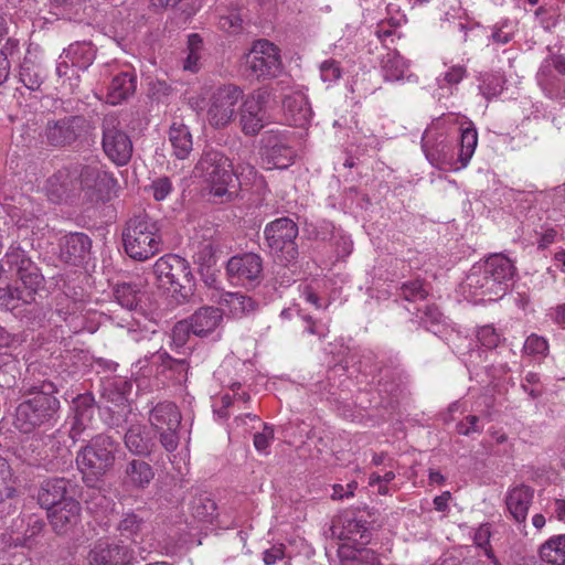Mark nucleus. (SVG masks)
<instances>
[{
  "instance_id": "2f4dec72",
  "label": "nucleus",
  "mask_w": 565,
  "mask_h": 565,
  "mask_svg": "<svg viewBox=\"0 0 565 565\" xmlns=\"http://www.w3.org/2000/svg\"><path fill=\"white\" fill-rule=\"evenodd\" d=\"M381 68L385 81L396 82L406 77L409 63L397 51H388L381 60Z\"/></svg>"
},
{
  "instance_id": "f704fd0d",
  "label": "nucleus",
  "mask_w": 565,
  "mask_h": 565,
  "mask_svg": "<svg viewBox=\"0 0 565 565\" xmlns=\"http://www.w3.org/2000/svg\"><path fill=\"white\" fill-rule=\"evenodd\" d=\"M156 359L162 372H172L175 381L180 383L186 381L189 363L185 359H174L167 352H157Z\"/></svg>"
},
{
  "instance_id": "20e7f679",
  "label": "nucleus",
  "mask_w": 565,
  "mask_h": 565,
  "mask_svg": "<svg viewBox=\"0 0 565 565\" xmlns=\"http://www.w3.org/2000/svg\"><path fill=\"white\" fill-rule=\"evenodd\" d=\"M126 254L138 262H145L161 252L163 241L159 223L142 213L129 218L122 230Z\"/></svg>"
},
{
  "instance_id": "a211bd4d",
  "label": "nucleus",
  "mask_w": 565,
  "mask_h": 565,
  "mask_svg": "<svg viewBox=\"0 0 565 565\" xmlns=\"http://www.w3.org/2000/svg\"><path fill=\"white\" fill-rule=\"evenodd\" d=\"M92 239L82 232L65 235L61 243V258L70 265H82L89 259Z\"/></svg>"
},
{
  "instance_id": "dca6fc26",
  "label": "nucleus",
  "mask_w": 565,
  "mask_h": 565,
  "mask_svg": "<svg viewBox=\"0 0 565 565\" xmlns=\"http://www.w3.org/2000/svg\"><path fill=\"white\" fill-rule=\"evenodd\" d=\"M480 265L488 275L490 282L495 285L493 287L494 291L501 298L509 290L516 274L514 264L503 254H493Z\"/></svg>"
},
{
  "instance_id": "393cba45",
  "label": "nucleus",
  "mask_w": 565,
  "mask_h": 565,
  "mask_svg": "<svg viewBox=\"0 0 565 565\" xmlns=\"http://www.w3.org/2000/svg\"><path fill=\"white\" fill-rule=\"evenodd\" d=\"M137 76L131 71L114 75L107 88L106 100L110 105H119L136 92Z\"/></svg>"
},
{
  "instance_id": "39448f33",
  "label": "nucleus",
  "mask_w": 565,
  "mask_h": 565,
  "mask_svg": "<svg viewBox=\"0 0 565 565\" xmlns=\"http://www.w3.org/2000/svg\"><path fill=\"white\" fill-rule=\"evenodd\" d=\"M119 444L110 436H94L76 456V463L86 482H95L113 469Z\"/></svg>"
},
{
  "instance_id": "2eb2a0df",
  "label": "nucleus",
  "mask_w": 565,
  "mask_h": 565,
  "mask_svg": "<svg viewBox=\"0 0 565 565\" xmlns=\"http://www.w3.org/2000/svg\"><path fill=\"white\" fill-rule=\"evenodd\" d=\"M78 175L73 167H64L52 174L44 185L49 201L60 204L75 196L78 193Z\"/></svg>"
},
{
  "instance_id": "a19ab883",
  "label": "nucleus",
  "mask_w": 565,
  "mask_h": 565,
  "mask_svg": "<svg viewBox=\"0 0 565 565\" xmlns=\"http://www.w3.org/2000/svg\"><path fill=\"white\" fill-rule=\"evenodd\" d=\"M398 295L406 301H419L427 298L429 289L420 279L403 282L399 287Z\"/></svg>"
},
{
  "instance_id": "f03ea898",
  "label": "nucleus",
  "mask_w": 565,
  "mask_h": 565,
  "mask_svg": "<svg viewBox=\"0 0 565 565\" xmlns=\"http://www.w3.org/2000/svg\"><path fill=\"white\" fill-rule=\"evenodd\" d=\"M460 130V149L457 156L452 145L441 132L435 130L424 132L422 148L431 166L439 170H459L468 166L478 145V132L471 122Z\"/></svg>"
},
{
  "instance_id": "7ed1b4c3",
  "label": "nucleus",
  "mask_w": 565,
  "mask_h": 565,
  "mask_svg": "<svg viewBox=\"0 0 565 565\" xmlns=\"http://www.w3.org/2000/svg\"><path fill=\"white\" fill-rule=\"evenodd\" d=\"M25 391L33 396L18 405L13 425L19 431L30 434L54 417L60 402L54 396L56 387L50 381L25 387Z\"/></svg>"
},
{
  "instance_id": "f8f14e48",
  "label": "nucleus",
  "mask_w": 565,
  "mask_h": 565,
  "mask_svg": "<svg viewBox=\"0 0 565 565\" xmlns=\"http://www.w3.org/2000/svg\"><path fill=\"white\" fill-rule=\"evenodd\" d=\"M263 258L256 253L232 256L226 264V274L232 282L255 287L263 279Z\"/></svg>"
},
{
  "instance_id": "412c9836",
  "label": "nucleus",
  "mask_w": 565,
  "mask_h": 565,
  "mask_svg": "<svg viewBox=\"0 0 565 565\" xmlns=\"http://www.w3.org/2000/svg\"><path fill=\"white\" fill-rule=\"evenodd\" d=\"M50 524L57 534H65L79 521L81 505L76 500H66L64 503L47 510Z\"/></svg>"
},
{
  "instance_id": "c85d7f7f",
  "label": "nucleus",
  "mask_w": 565,
  "mask_h": 565,
  "mask_svg": "<svg viewBox=\"0 0 565 565\" xmlns=\"http://www.w3.org/2000/svg\"><path fill=\"white\" fill-rule=\"evenodd\" d=\"M169 141L172 153L179 160L186 159L193 150V139L188 126L182 121H173L169 129Z\"/></svg>"
},
{
  "instance_id": "774afa93",
  "label": "nucleus",
  "mask_w": 565,
  "mask_h": 565,
  "mask_svg": "<svg viewBox=\"0 0 565 565\" xmlns=\"http://www.w3.org/2000/svg\"><path fill=\"white\" fill-rule=\"evenodd\" d=\"M274 439V429L264 424L263 431L254 435V446L259 452H265Z\"/></svg>"
},
{
  "instance_id": "49530a36",
  "label": "nucleus",
  "mask_w": 565,
  "mask_h": 565,
  "mask_svg": "<svg viewBox=\"0 0 565 565\" xmlns=\"http://www.w3.org/2000/svg\"><path fill=\"white\" fill-rule=\"evenodd\" d=\"M189 53L183 62V70L195 73L200 68V50L202 40L199 34L189 35Z\"/></svg>"
},
{
  "instance_id": "6e6d98bb",
  "label": "nucleus",
  "mask_w": 565,
  "mask_h": 565,
  "mask_svg": "<svg viewBox=\"0 0 565 565\" xmlns=\"http://www.w3.org/2000/svg\"><path fill=\"white\" fill-rule=\"evenodd\" d=\"M320 76L324 83H335L342 76L340 63L332 58L323 61L320 64Z\"/></svg>"
},
{
  "instance_id": "de8ad7c7",
  "label": "nucleus",
  "mask_w": 565,
  "mask_h": 565,
  "mask_svg": "<svg viewBox=\"0 0 565 565\" xmlns=\"http://www.w3.org/2000/svg\"><path fill=\"white\" fill-rule=\"evenodd\" d=\"M491 531L488 523L481 524L475 532L473 542L477 546L484 548L486 556L492 561L494 565H499V561L495 557L490 546Z\"/></svg>"
},
{
  "instance_id": "3c124183",
  "label": "nucleus",
  "mask_w": 565,
  "mask_h": 565,
  "mask_svg": "<svg viewBox=\"0 0 565 565\" xmlns=\"http://www.w3.org/2000/svg\"><path fill=\"white\" fill-rule=\"evenodd\" d=\"M4 259L11 269L15 268L17 274L26 267V264L33 263L20 246H11L4 255Z\"/></svg>"
},
{
  "instance_id": "37998d69",
  "label": "nucleus",
  "mask_w": 565,
  "mask_h": 565,
  "mask_svg": "<svg viewBox=\"0 0 565 565\" xmlns=\"http://www.w3.org/2000/svg\"><path fill=\"white\" fill-rule=\"evenodd\" d=\"M15 493V478L13 477L10 465L0 459V502L12 498Z\"/></svg>"
},
{
  "instance_id": "e433bc0d",
  "label": "nucleus",
  "mask_w": 565,
  "mask_h": 565,
  "mask_svg": "<svg viewBox=\"0 0 565 565\" xmlns=\"http://www.w3.org/2000/svg\"><path fill=\"white\" fill-rule=\"evenodd\" d=\"M191 513L193 518L203 522H212L216 515V503L210 495L202 493L195 495L191 501Z\"/></svg>"
},
{
  "instance_id": "7c9ffc66",
  "label": "nucleus",
  "mask_w": 565,
  "mask_h": 565,
  "mask_svg": "<svg viewBox=\"0 0 565 565\" xmlns=\"http://www.w3.org/2000/svg\"><path fill=\"white\" fill-rule=\"evenodd\" d=\"M217 302L225 306L234 318H242L256 310V301L242 292H222Z\"/></svg>"
},
{
  "instance_id": "09e8293b",
  "label": "nucleus",
  "mask_w": 565,
  "mask_h": 565,
  "mask_svg": "<svg viewBox=\"0 0 565 565\" xmlns=\"http://www.w3.org/2000/svg\"><path fill=\"white\" fill-rule=\"evenodd\" d=\"M467 76V68L463 65H452L445 73L437 77L440 88L458 85Z\"/></svg>"
},
{
  "instance_id": "4468645a",
  "label": "nucleus",
  "mask_w": 565,
  "mask_h": 565,
  "mask_svg": "<svg viewBox=\"0 0 565 565\" xmlns=\"http://www.w3.org/2000/svg\"><path fill=\"white\" fill-rule=\"evenodd\" d=\"M267 98L268 93L259 89L244 99L239 111V124L246 136H256L264 128V105Z\"/></svg>"
},
{
  "instance_id": "0e129e2a",
  "label": "nucleus",
  "mask_w": 565,
  "mask_h": 565,
  "mask_svg": "<svg viewBox=\"0 0 565 565\" xmlns=\"http://www.w3.org/2000/svg\"><path fill=\"white\" fill-rule=\"evenodd\" d=\"M420 323L429 330L430 327L435 324H439L443 320V313L439 311L438 307L435 305H427L424 310H422V316L419 317Z\"/></svg>"
},
{
  "instance_id": "f257e3e1",
  "label": "nucleus",
  "mask_w": 565,
  "mask_h": 565,
  "mask_svg": "<svg viewBox=\"0 0 565 565\" xmlns=\"http://www.w3.org/2000/svg\"><path fill=\"white\" fill-rule=\"evenodd\" d=\"M245 170L250 175L256 177L257 174L254 167L249 164H239L234 172L231 160L221 151L212 148L202 152L194 167L195 175L203 179L209 186L210 194L222 203L231 202L237 196L241 185L238 173L244 174Z\"/></svg>"
},
{
  "instance_id": "680f3d73",
  "label": "nucleus",
  "mask_w": 565,
  "mask_h": 565,
  "mask_svg": "<svg viewBox=\"0 0 565 565\" xmlns=\"http://www.w3.org/2000/svg\"><path fill=\"white\" fill-rule=\"evenodd\" d=\"M341 554L344 555V551H341ZM345 557L351 558L358 563L364 565H380V559L374 551L369 548H356L351 551L350 554H345Z\"/></svg>"
},
{
  "instance_id": "864d4df0",
  "label": "nucleus",
  "mask_w": 565,
  "mask_h": 565,
  "mask_svg": "<svg viewBox=\"0 0 565 565\" xmlns=\"http://www.w3.org/2000/svg\"><path fill=\"white\" fill-rule=\"evenodd\" d=\"M513 28L511 26L510 21L505 19L497 22L492 26L490 39L493 43L503 45L509 43L513 39Z\"/></svg>"
},
{
  "instance_id": "9b49d317",
  "label": "nucleus",
  "mask_w": 565,
  "mask_h": 565,
  "mask_svg": "<svg viewBox=\"0 0 565 565\" xmlns=\"http://www.w3.org/2000/svg\"><path fill=\"white\" fill-rule=\"evenodd\" d=\"M88 128L87 119L82 115L49 119L42 138L51 147L63 148L73 145Z\"/></svg>"
},
{
  "instance_id": "f3484780",
  "label": "nucleus",
  "mask_w": 565,
  "mask_h": 565,
  "mask_svg": "<svg viewBox=\"0 0 565 565\" xmlns=\"http://www.w3.org/2000/svg\"><path fill=\"white\" fill-rule=\"evenodd\" d=\"M89 565H129L134 552L120 542H97L87 555Z\"/></svg>"
},
{
  "instance_id": "423d86ee",
  "label": "nucleus",
  "mask_w": 565,
  "mask_h": 565,
  "mask_svg": "<svg viewBox=\"0 0 565 565\" xmlns=\"http://www.w3.org/2000/svg\"><path fill=\"white\" fill-rule=\"evenodd\" d=\"M299 228L297 223L287 217H278L264 228V238L269 253L282 265L297 260L299 256L297 237Z\"/></svg>"
},
{
  "instance_id": "4c0bfd02",
  "label": "nucleus",
  "mask_w": 565,
  "mask_h": 565,
  "mask_svg": "<svg viewBox=\"0 0 565 565\" xmlns=\"http://www.w3.org/2000/svg\"><path fill=\"white\" fill-rule=\"evenodd\" d=\"M68 20L89 23L95 15V8L89 0H75L62 10Z\"/></svg>"
},
{
  "instance_id": "8fccbe9b",
  "label": "nucleus",
  "mask_w": 565,
  "mask_h": 565,
  "mask_svg": "<svg viewBox=\"0 0 565 565\" xmlns=\"http://www.w3.org/2000/svg\"><path fill=\"white\" fill-rule=\"evenodd\" d=\"M142 523V519H140L137 514L127 513L119 522L117 529L122 536L132 539L140 532Z\"/></svg>"
},
{
  "instance_id": "a878e982",
  "label": "nucleus",
  "mask_w": 565,
  "mask_h": 565,
  "mask_svg": "<svg viewBox=\"0 0 565 565\" xmlns=\"http://www.w3.org/2000/svg\"><path fill=\"white\" fill-rule=\"evenodd\" d=\"M68 484L70 482L65 478L45 480L38 494L41 507L49 510L64 503L66 500H72L71 498H66Z\"/></svg>"
},
{
  "instance_id": "c9c22d12",
  "label": "nucleus",
  "mask_w": 565,
  "mask_h": 565,
  "mask_svg": "<svg viewBox=\"0 0 565 565\" xmlns=\"http://www.w3.org/2000/svg\"><path fill=\"white\" fill-rule=\"evenodd\" d=\"M45 78L42 67L31 60H24L20 67V81L30 90H36L41 87Z\"/></svg>"
},
{
  "instance_id": "c756f323",
  "label": "nucleus",
  "mask_w": 565,
  "mask_h": 565,
  "mask_svg": "<svg viewBox=\"0 0 565 565\" xmlns=\"http://www.w3.org/2000/svg\"><path fill=\"white\" fill-rule=\"evenodd\" d=\"M149 423L154 430L166 429L170 426L179 427L181 414L175 404L162 402L157 404L149 414Z\"/></svg>"
},
{
  "instance_id": "bb28decb",
  "label": "nucleus",
  "mask_w": 565,
  "mask_h": 565,
  "mask_svg": "<svg viewBox=\"0 0 565 565\" xmlns=\"http://www.w3.org/2000/svg\"><path fill=\"white\" fill-rule=\"evenodd\" d=\"M495 285L490 282L488 275L482 266L475 265L463 281V288L470 295L478 297H488L489 300L499 298L494 291Z\"/></svg>"
},
{
  "instance_id": "bf43d9fd",
  "label": "nucleus",
  "mask_w": 565,
  "mask_h": 565,
  "mask_svg": "<svg viewBox=\"0 0 565 565\" xmlns=\"http://www.w3.org/2000/svg\"><path fill=\"white\" fill-rule=\"evenodd\" d=\"M477 338L488 349H494L501 342V334L490 324L481 327L478 330Z\"/></svg>"
},
{
  "instance_id": "ddd939ff",
  "label": "nucleus",
  "mask_w": 565,
  "mask_h": 565,
  "mask_svg": "<svg viewBox=\"0 0 565 565\" xmlns=\"http://www.w3.org/2000/svg\"><path fill=\"white\" fill-rule=\"evenodd\" d=\"M537 83L544 94L557 100L565 99V56L552 55L544 60L537 75Z\"/></svg>"
},
{
  "instance_id": "72a5a7b5",
  "label": "nucleus",
  "mask_w": 565,
  "mask_h": 565,
  "mask_svg": "<svg viewBox=\"0 0 565 565\" xmlns=\"http://www.w3.org/2000/svg\"><path fill=\"white\" fill-rule=\"evenodd\" d=\"M542 561L552 565H562L565 558V534L551 536L540 547Z\"/></svg>"
},
{
  "instance_id": "1a4fd4ad",
  "label": "nucleus",
  "mask_w": 565,
  "mask_h": 565,
  "mask_svg": "<svg viewBox=\"0 0 565 565\" xmlns=\"http://www.w3.org/2000/svg\"><path fill=\"white\" fill-rule=\"evenodd\" d=\"M243 98V90L234 85L226 84L215 88L209 97L206 119L211 127L223 129L227 127L236 115V105Z\"/></svg>"
},
{
  "instance_id": "338daca9",
  "label": "nucleus",
  "mask_w": 565,
  "mask_h": 565,
  "mask_svg": "<svg viewBox=\"0 0 565 565\" xmlns=\"http://www.w3.org/2000/svg\"><path fill=\"white\" fill-rule=\"evenodd\" d=\"M150 189L157 201L164 200L172 191V183L169 178L162 177L152 181Z\"/></svg>"
},
{
  "instance_id": "6e6552de",
  "label": "nucleus",
  "mask_w": 565,
  "mask_h": 565,
  "mask_svg": "<svg viewBox=\"0 0 565 565\" xmlns=\"http://www.w3.org/2000/svg\"><path fill=\"white\" fill-rule=\"evenodd\" d=\"M100 129L102 148L105 156L118 167L126 166L132 157L134 146L118 116L105 115Z\"/></svg>"
},
{
  "instance_id": "b1692460",
  "label": "nucleus",
  "mask_w": 565,
  "mask_h": 565,
  "mask_svg": "<svg viewBox=\"0 0 565 565\" xmlns=\"http://www.w3.org/2000/svg\"><path fill=\"white\" fill-rule=\"evenodd\" d=\"M533 497L534 490L524 484L514 487L507 493V509L515 522H525Z\"/></svg>"
},
{
  "instance_id": "a18cd8bd",
  "label": "nucleus",
  "mask_w": 565,
  "mask_h": 565,
  "mask_svg": "<svg viewBox=\"0 0 565 565\" xmlns=\"http://www.w3.org/2000/svg\"><path fill=\"white\" fill-rule=\"evenodd\" d=\"M73 171H76L78 175V192L82 189L94 190L97 185V179L102 172V169L97 166H73Z\"/></svg>"
},
{
  "instance_id": "4d7b16f0",
  "label": "nucleus",
  "mask_w": 565,
  "mask_h": 565,
  "mask_svg": "<svg viewBox=\"0 0 565 565\" xmlns=\"http://www.w3.org/2000/svg\"><path fill=\"white\" fill-rule=\"evenodd\" d=\"M92 401H93V398H90L88 396H84L81 398L79 405H77V408L85 405L86 409L81 413L77 411L76 416L74 418V424L68 431V437L72 439L73 444H75V441L79 438L82 431L84 430L82 422L84 418V414L86 412H92V406L89 405V402H92Z\"/></svg>"
},
{
  "instance_id": "4be33fe9",
  "label": "nucleus",
  "mask_w": 565,
  "mask_h": 565,
  "mask_svg": "<svg viewBox=\"0 0 565 565\" xmlns=\"http://www.w3.org/2000/svg\"><path fill=\"white\" fill-rule=\"evenodd\" d=\"M282 106L289 125L305 127L310 122L312 110L305 93L292 92L286 95Z\"/></svg>"
},
{
  "instance_id": "79ce46f5",
  "label": "nucleus",
  "mask_w": 565,
  "mask_h": 565,
  "mask_svg": "<svg viewBox=\"0 0 565 565\" xmlns=\"http://www.w3.org/2000/svg\"><path fill=\"white\" fill-rule=\"evenodd\" d=\"M23 295L24 292L22 291L19 285L0 288V306L6 307L8 309H15L21 303H32V301L30 299L24 298Z\"/></svg>"
},
{
  "instance_id": "ea45409f",
  "label": "nucleus",
  "mask_w": 565,
  "mask_h": 565,
  "mask_svg": "<svg viewBox=\"0 0 565 565\" xmlns=\"http://www.w3.org/2000/svg\"><path fill=\"white\" fill-rule=\"evenodd\" d=\"M76 66H74L70 58H58L56 64V75L62 79V84L67 86L71 93H75L79 87L81 76Z\"/></svg>"
},
{
  "instance_id": "13d9d810",
  "label": "nucleus",
  "mask_w": 565,
  "mask_h": 565,
  "mask_svg": "<svg viewBox=\"0 0 565 565\" xmlns=\"http://www.w3.org/2000/svg\"><path fill=\"white\" fill-rule=\"evenodd\" d=\"M504 79L500 75L488 74L483 77L481 89L483 95L489 98L498 96L503 90Z\"/></svg>"
},
{
  "instance_id": "6ab92c4d",
  "label": "nucleus",
  "mask_w": 565,
  "mask_h": 565,
  "mask_svg": "<svg viewBox=\"0 0 565 565\" xmlns=\"http://www.w3.org/2000/svg\"><path fill=\"white\" fill-rule=\"evenodd\" d=\"M156 439V434L142 424H131L124 436L125 447L139 457H148L153 452L157 446Z\"/></svg>"
},
{
  "instance_id": "e2e57ef3",
  "label": "nucleus",
  "mask_w": 565,
  "mask_h": 565,
  "mask_svg": "<svg viewBox=\"0 0 565 565\" xmlns=\"http://www.w3.org/2000/svg\"><path fill=\"white\" fill-rule=\"evenodd\" d=\"M179 427H168L166 429L156 430L160 435V444L161 446L169 452L174 451L179 445V436H178Z\"/></svg>"
},
{
  "instance_id": "69168bd1",
  "label": "nucleus",
  "mask_w": 565,
  "mask_h": 565,
  "mask_svg": "<svg viewBox=\"0 0 565 565\" xmlns=\"http://www.w3.org/2000/svg\"><path fill=\"white\" fill-rule=\"evenodd\" d=\"M292 150L288 147L274 146L270 150V156L275 160L273 164L276 168H287L291 162Z\"/></svg>"
},
{
  "instance_id": "5701e85b",
  "label": "nucleus",
  "mask_w": 565,
  "mask_h": 565,
  "mask_svg": "<svg viewBox=\"0 0 565 565\" xmlns=\"http://www.w3.org/2000/svg\"><path fill=\"white\" fill-rule=\"evenodd\" d=\"M188 319L193 328V334L203 338L213 333L221 326L223 311L217 307L203 306Z\"/></svg>"
},
{
  "instance_id": "5fc2aeb1",
  "label": "nucleus",
  "mask_w": 565,
  "mask_h": 565,
  "mask_svg": "<svg viewBox=\"0 0 565 565\" xmlns=\"http://www.w3.org/2000/svg\"><path fill=\"white\" fill-rule=\"evenodd\" d=\"M218 26L221 30L236 34L243 28V18L236 10L228 11L227 14H223L218 19Z\"/></svg>"
},
{
  "instance_id": "cd10ccee",
  "label": "nucleus",
  "mask_w": 565,
  "mask_h": 565,
  "mask_svg": "<svg viewBox=\"0 0 565 565\" xmlns=\"http://www.w3.org/2000/svg\"><path fill=\"white\" fill-rule=\"evenodd\" d=\"M97 49L89 41H77L63 50L61 58L70 62L79 71H86L95 61Z\"/></svg>"
},
{
  "instance_id": "aec40b11",
  "label": "nucleus",
  "mask_w": 565,
  "mask_h": 565,
  "mask_svg": "<svg viewBox=\"0 0 565 565\" xmlns=\"http://www.w3.org/2000/svg\"><path fill=\"white\" fill-rule=\"evenodd\" d=\"M154 478V470L150 463L141 459H130L124 467L121 483L128 490H142Z\"/></svg>"
},
{
  "instance_id": "58836bf2",
  "label": "nucleus",
  "mask_w": 565,
  "mask_h": 565,
  "mask_svg": "<svg viewBox=\"0 0 565 565\" xmlns=\"http://www.w3.org/2000/svg\"><path fill=\"white\" fill-rule=\"evenodd\" d=\"M114 297L122 308L134 310L140 301V290L137 285L124 282L116 286Z\"/></svg>"
},
{
  "instance_id": "c03bdc74",
  "label": "nucleus",
  "mask_w": 565,
  "mask_h": 565,
  "mask_svg": "<svg viewBox=\"0 0 565 565\" xmlns=\"http://www.w3.org/2000/svg\"><path fill=\"white\" fill-rule=\"evenodd\" d=\"M342 539L365 544L370 541V532L366 522L362 520H349L344 526Z\"/></svg>"
},
{
  "instance_id": "9d476101",
  "label": "nucleus",
  "mask_w": 565,
  "mask_h": 565,
  "mask_svg": "<svg viewBox=\"0 0 565 565\" xmlns=\"http://www.w3.org/2000/svg\"><path fill=\"white\" fill-rule=\"evenodd\" d=\"M245 64L249 75L257 79L278 77L284 70L279 49L268 40L254 42Z\"/></svg>"
},
{
  "instance_id": "473e14b6",
  "label": "nucleus",
  "mask_w": 565,
  "mask_h": 565,
  "mask_svg": "<svg viewBox=\"0 0 565 565\" xmlns=\"http://www.w3.org/2000/svg\"><path fill=\"white\" fill-rule=\"evenodd\" d=\"M17 275L20 282L19 286L24 292V298L30 299L33 302L36 292L44 284V277L39 267L35 263L26 264V267L22 268Z\"/></svg>"
},
{
  "instance_id": "052dcab7",
  "label": "nucleus",
  "mask_w": 565,
  "mask_h": 565,
  "mask_svg": "<svg viewBox=\"0 0 565 565\" xmlns=\"http://www.w3.org/2000/svg\"><path fill=\"white\" fill-rule=\"evenodd\" d=\"M523 350L529 355H545L548 344L543 337L531 334L526 338Z\"/></svg>"
},
{
  "instance_id": "0eeeda50",
  "label": "nucleus",
  "mask_w": 565,
  "mask_h": 565,
  "mask_svg": "<svg viewBox=\"0 0 565 565\" xmlns=\"http://www.w3.org/2000/svg\"><path fill=\"white\" fill-rule=\"evenodd\" d=\"M152 274L159 288L185 296L190 290L193 275L186 259L178 255H164L157 259Z\"/></svg>"
},
{
  "instance_id": "603ef678",
  "label": "nucleus",
  "mask_w": 565,
  "mask_h": 565,
  "mask_svg": "<svg viewBox=\"0 0 565 565\" xmlns=\"http://www.w3.org/2000/svg\"><path fill=\"white\" fill-rule=\"evenodd\" d=\"M190 333H193V328L189 319L178 321L171 331V342L174 348H182L188 342Z\"/></svg>"
}]
</instances>
